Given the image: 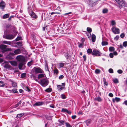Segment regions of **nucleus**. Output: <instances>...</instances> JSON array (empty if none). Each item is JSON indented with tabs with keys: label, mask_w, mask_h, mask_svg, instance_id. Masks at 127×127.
Masks as SVG:
<instances>
[{
	"label": "nucleus",
	"mask_w": 127,
	"mask_h": 127,
	"mask_svg": "<svg viewBox=\"0 0 127 127\" xmlns=\"http://www.w3.org/2000/svg\"><path fill=\"white\" fill-rule=\"evenodd\" d=\"M95 72L96 74H99L100 73V70L99 69H96L95 70Z\"/></svg>",
	"instance_id": "58836bf2"
},
{
	"label": "nucleus",
	"mask_w": 127,
	"mask_h": 127,
	"mask_svg": "<svg viewBox=\"0 0 127 127\" xmlns=\"http://www.w3.org/2000/svg\"><path fill=\"white\" fill-rule=\"evenodd\" d=\"M15 54L12 53H10L7 56V58L9 60L13 59L15 57Z\"/></svg>",
	"instance_id": "1a4fd4ad"
},
{
	"label": "nucleus",
	"mask_w": 127,
	"mask_h": 127,
	"mask_svg": "<svg viewBox=\"0 0 127 127\" xmlns=\"http://www.w3.org/2000/svg\"><path fill=\"white\" fill-rule=\"evenodd\" d=\"M108 10L106 8L104 9L103 10L102 12L103 13H105L108 12Z\"/></svg>",
	"instance_id": "72a5a7b5"
},
{
	"label": "nucleus",
	"mask_w": 127,
	"mask_h": 127,
	"mask_svg": "<svg viewBox=\"0 0 127 127\" xmlns=\"http://www.w3.org/2000/svg\"><path fill=\"white\" fill-rule=\"evenodd\" d=\"M3 43L7 44L10 45L11 44V42L9 41H3Z\"/></svg>",
	"instance_id": "5701e85b"
},
{
	"label": "nucleus",
	"mask_w": 127,
	"mask_h": 127,
	"mask_svg": "<svg viewBox=\"0 0 127 127\" xmlns=\"http://www.w3.org/2000/svg\"><path fill=\"white\" fill-rule=\"evenodd\" d=\"M92 41L93 42H94L95 41L96 39L95 36L94 34H92Z\"/></svg>",
	"instance_id": "aec40b11"
},
{
	"label": "nucleus",
	"mask_w": 127,
	"mask_h": 127,
	"mask_svg": "<svg viewBox=\"0 0 127 127\" xmlns=\"http://www.w3.org/2000/svg\"><path fill=\"white\" fill-rule=\"evenodd\" d=\"M14 37V36L13 35L10 34L4 35L3 36V37L4 38L8 39H12Z\"/></svg>",
	"instance_id": "0eeeda50"
},
{
	"label": "nucleus",
	"mask_w": 127,
	"mask_h": 127,
	"mask_svg": "<svg viewBox=\"0 0 127 127\" xmlns=\"http://www.w3.org/2000/svg\"><path fill=\"white\" fill-rule=\"evenodd\" d=\"M109 72L110 73H113V69L112 68H110L108 70Z\"/></svg>",
	"instance_id": "09e8293b"
},
{
	"label": "nucleus",
	"mask_w": 127,
	"mask_h": 127,
	"mask_svg": "<svg viewBox=\"0 0 127 127\" xmlns=\"http://www.w3.org/2000/svg\"><path fill=\"white\" fill-rule=\"evenodd\" d=\"M59 122L60 123L61 125H64L65 123L64 121L62 120L59 121Z\"/></svg>",
	"instance_id": "a878e982"
},
{
	"label": "nucleus",
	"mask_w": 127,
	"mask_h": 127,
	"mask_svg": "<svg viewBox=\"0 0 127 127\" xmlns=\"http://www.w3.org/2000/svg\"><path fill=\"white\" fill-rule=\"evenodd\" d=\"M91 120H88L86 121V122L87 124H90L91 122Z\"/></svg>",
	"instance_id": "69168bd1"
},
{
	"label": "nucleus",
	"mask_w": 127,
	"mask_h": 127,
	"mask_svg": "<svg viewBox=\"0 0 127 127\" xmlns=\"http://www.w3.org/2000/svg\"><path fill=\"white\" fill-rule=\"evenodd\" d=\"M9 91L11 92H12L11 91H12V92L14 93H17L18 92L17 89L15 88L13 89L12 90H10Z\"/></svg>",
	"instance_id": "bb28decb"
},
{
	"label": "nucleus",
	"mask_w": 127,
	"mask_h": 127,
	"mask_svg": "<svg viewBox=\"0 0 127 127\" xmlns=\"http://www.w3.org/2000/svg\"><path fill=\"white\" fill-rule=\"evenodd\" d=\"M31 15L33 18H37V16L35 15V13L32 12L31 13Z\"/></svg>",
	"instance_id": "f3484780"
},
{
	"label": "nucleus",
	"mask_w": 127,
	"mask_h": 127,
	"mask_svg": "<svg viewBox=\"0 0 127 127\" xmlns=\"http://www.w3.org/2000/svg\"><path fill=\"white\" fill-rule=\"evenodd\" d=\"M52 89L51 88H48L45 90V91L47 92H51Z\"/></svg>",
	"instance_id": "e433bc0d"
},
{
	"label": "nucleus",
	"mask_w": 127,
	"mask_h": 127,
	"mask_svg": "<svg viewBox=\"0 0 127 127\" xmlns=\"http://www.w3.org/2000/svg\"><path fill=\"white\" fill-rule=\"evenodd\" d=\"M120 37L122 38H123L125 36V34L124 33H121L120 35Z\"/></svg>",
	"instance_id": "603ef678"
},
{
	"label": "nucleus",
	"mask_w": 127,
	"mask_h": 127,
	"mask_svg": "<svg viewBox=\"0 0 127 127\" xmlns=\"http://www.w3.org/2000/svg\"><path fill=\"white\" fill-rule=\"evenodd\" d=\"M101 54V53L97 50L95 49L94 50L92 53V54L95 55L96 56H100Z\"/></svg>",
	"instance_id": "7ed1b4c3"
},
{
	"label": "nucleus",
	"mask_w": 127,
	"mask_h": 127,
	"mask_svg": "<svg viewBox=\"0 0 127 127\" xmlns=\"http://www.w3.org/2000/svg\"><path fill=\"white\" fill-rule=\"evenodd\" d=\"M32 64V61H31L28 63L27 64V65L28 66H30Z\"/></svg>",
	"instance_id": "a19ab883"
},
{
	"label": "nucleus",
	"mask_w": 127,
	"mask_h": 127,
	"mask_svg": "<svg viewBox=\"0 0 127 127\" xmlns=\"http://www.w3.org/2000/svg\"><path fill=\"white\" fill-rule=\"evenodd\" d=\"M107 44H108V43L106 41H103L102 42V45H105Z\"/></svg>",
	"instance_id": "f704fd0d"
},
{
	"label": "nucleus",
	"mask_w": 127,
	"mask_h": 127,
	"mask_svg": "<svg viewBox=\"0 0 127 127\" xmlns=\"http://www.w3.org/2000/svg\"><path fill=\"white\" fill-rule=\"evenodd\" d=\"M120 100V98L117 97H116L115 98H113L112 99V101L114 102H115V101L117 102H118Z\"/></svg>",
	"instance_id": "2eb2a0df"
},
{
	"label": "nucleus",
	"mask_w": 127,
	"mask_h": 127,
	"mask_svg": "<svg viewBox=\"0 0 127 127\" xmlns=\"http://www.w3.org/2000/svg\"><path fill=\"white\" fill-rule=\"evenodd\" d=\"M40 84L43 87H45L47 86L48 84L49 81L47 78L45 77V78L40 80V82H39Z\"/></svg>",
	"instance_id": "f257e3e1"
},
{
	"label": "nucleus",
	"mask_w": 127,
	"mask_h": 127,
	"mask_svg": "<svg viewBox=\"0 0 127 127\" xmlns=\"http://www.w3.org/2000/svg\"><path fill=\"white\" fill-rule=\"evenodd\" d=\"M124 46L126 47L127 46V41H125L124 42L123 44Z\"/></svg>",
	"instance_id": "a18cd8bd"
},
{
	"label": "nucleus",
	"mask_w": 127,
	"mask_h": 127,
	"mask_svg": "<svg viewBox=\"0 0 127 127\" xmlns=\"http://www.w3.org/2000/svg\"><path fill=\"white\" fill-rule=\"evenodd\" d=\"M119 5V7L121 8L122 7L125 6V2L124 0H114Z\"/></svg>",
	"instance_id": "f03ea898"
},
{
	"label": "nucleus",
	"mask_w": 127,
	"mask_h": 127,
	"mask_svg": "<svg viewBox=\"0 0 127 127\" xmlns=\"http://www.w3.org/2000/svg\"><path fill=\"white\" fill-rule=\"evenodd\" d=\"M4 85V83L2 81H0V86L3 87Z\"/></svg>",
	"instance_id": "4c0bfd02"
},
{
	"label": "nucleus",
	"mask_w": 127,
	"mask_h": 127,
	"mask_svg": "<svg viewBox=\"0 0 127 127\" xmlns=\"http://www.w3.org/2000/svg\"><path fill=\"white\" fill-rule=\"evenodd\" d=\"M43 104V102H38L35 103L34 104L33 106H39L42 105Z\"/></svg>",
	"instance_id": "f8f14e48"
},
{
	"label": "nucleus",
	"mask_w": 127,
	"mask_h": 127,
	"mask_svg": "<svg viewBox=\"0 0 127 127\" xmlns=\"http://www.w3.org/2000/svg\"><path fill=\"white\" fill-rule=\"evenodd\" d=\"M87 31H88L89 33L91 32L92 31V30L91 28L90 27L87 28Z\"/></svg>",
	"instance_id": "473e14b6"
},
{
	"label": "nucleus",
	"mask_w": 127,
	"mask_h": 127,
	"mask_svg": "<svg viewBox=\"0 0 127 127\" xmlns=\"http://www.w3.org/2000/svg\"><path fill=\"white\" fill-rule=\"evenodd\" d=\"M64 65V64L63 63H61L59 64V67L60 68L63 67Z\"/></svg>",
	"instance_id": "de8ad7c7"
},
{
	"label": "nucleus",
	"mask_w": 127,
	"mask_h": 127,
	"mask_svg": "<svg viewBox=\"0 0 127 127\" xmlns=\"http://www.w3.org/2000/svg\"><path fill=\"white\" fill-rule=\"evenodd\" d=\"M117 72L119 74H121L123 73V71L121 69H119L117 71Z\"/></svg>",
	"instance_id": "864d4df0"
},
{
	"label": "nucleus",
	"mask_w": 127,
	"mask_h": 127,
	"mask_svg": "<svg viewBox=\"0 0 127 127\" xmlns=\"http://www.w3.org/2000/svg\"><path fill=\"white\" fill-rule=\"evenodd\" d=\"M95 100L99 102H101L102 100L101 98L99 97H98L95 98Z\"/></svg>",
	"instance_id": "a211bd4d"
},
{
	"label": "nucleus",
	"mask_w": 127,
	"mask_h": 127,
	"mask_svg": "<svg viewBox=\"0 0 127 127\" xmlns=\"http://www.w3.org/2000/svg\"><path fill=\"white\" fill-rule=\"evenodd\" d=\"M112 32L115 34H119L120 33L119 29L115 27H113L111 29Z\"/></svg>",
	"instance_id": "6e6552de"
},
{
	"label": "nucleus",
	"mask_w": 127,
	"mask_h": 127,
	"mask_svg": "<svg viewBox=\"0 0 127 127\" xmlns=\"http://www.w3.org/2000/svg\"><path fill=\"white\" fill-rule=\"evenodd\" d=\"M67 109L63 108H62V111L66 112L67 111Z\"/></svg>",
	"instance_id": "3c124183"
},
{
	"label": "nucleus",
	"mask_w": 127,
	"mask_h": 127,
	"mask_svg": "<svg viewBox=\"0 0 127 127\" xmlns=\"http://www.w3.org/2000/svg\"><path fill=\"white\" fill-rule=\"evenodd\" d=\"M78 114L82 115L83 114L82 112L81 111H80L78 113Z\"/></svg>",
	"instance_id": "774afa93"
},
{
	"label": "nucleus",
	"mask_w": 127,
	"mask_h": 127,
	"mask_svg": "<svg viewBox=\"0 0 127 127\" xmlns=\"http://www.w3.org/2000/svg\"><path fill=\"white\" fill-rule=\"evenodd\" d=\"M65 124L66 127H72V126L68 123H65Z\"/></svg>",
	"instance_id": "7c9ffc66"
},
{
	"label": "nucleus",
	"mask_w": 127,
	"mask_h": 127,
	"mask_svg": "<svg viewBox=\"0 0 127 127\" xmlns=\"http://www.w3.org/2000/svg\"><path fill=\"white\" fill-rule=\"evenodd\" d=\"M113 82L115 83H118V80L117 79H115L113 80Z\"/></svg>",
	"instance_id": "c03bdc74"
},
{
	"label": "nucleus",
	"mask_w": 127,
	"mask_h": 127,
	"mask_svg": "<svg viewBox=\"0 0 127 127\" xmlns=\"http://www.w3.org/2000/svg\"><path fill=\"white\" fill-rule=\"evenodd\" d=\"M83 58L84 59V60L85 61L86 60V55H84L83 56Z\"/></svg>",
	"instance_id": "0e129e2a"
},
{
	"label": "nucleus",
	"mask_w": 127,
	"mask_h": 127,
	"mask_svg": "<svg viewBox=\"0 0 127 127\" xmlns=\"http://www.w3.org/2000/svg\"><path fill=\"white\" fill-rule=\"evenodd\" d=\"M16 59L18 61L21 63H24L25 61V58L20 55L17 56L16 57Z\"/></svg>",
	"instance_id": "39448f33"
},
{
	"label": "nucleus",
	"mask_w": 127,
	"mask_h": 127,
	"mask_svg": "<svg viewBox=\"0 0 127 127\" xmlns=\"http://www.w3.org/2000/svg\"><path fill=\"white\" fill-rule=\"evenodd\" d=\"M26 73H24L22 74L21 75V77L22 78H23L25 77H26Z\"/></svg>",
	"instance_id": "cd10ccee"
},
{
	"label": "nucleus",
	"mask_w": 127,
	"mask_h": 127,
	"mask_svg": "<svg viewBox=\"0 0 127 127\" xmlns=\"http://www.w3.org/2000/svg\"><path fill=\"white\" fill-rule=\"evenodd\" d=\"M54 73H56V74H57L58 73V70L57 69H55L54 70Z\"/></svg>",
	"instance_id": "49530a36"
},
{
	"label": "nucleus",
	"mask_w": 127,
	"mask_h": 127,
	"mask_svg": "<svg viewBox=\"0 0 127 127\" xmlns=\"http://www.w3.org/2000/svg\"><path fill=\"white\" fill-rule=\"evenodd\" d=\"M21 37H18L16 38V41H18L21 39Z\"/></svg>",
	"instance_id": "13d9d810"
},
{
	"label": "nucleus",
	"mask_w": 127,
	"mask_h": 127,
	"mask_svg": "<svg viewBox=\"0 0 127 127\" xmlns=\"http://www.w3.org/2000/svg\"><path fill=\"white\" fill-rule=\"evenodd\" d=\"M24 115V114L23 113H21L19 114H18L17 115V117H18L19 118L20 117H22Z\"/></svg>",
	"instance_id": "ea45409f"
},
{
	"label": "nucleus",
	"mask_w": 127,
	"mask_h": 127,
	"mask_svg": "<svg viewBox=\"0 0 127 127\" xmlns=\"http://www.w3.org/2000/svg\"><path fill=\"white\" fill-rule=\"evenodd\" d=\"M64 77V76L63 75H61L59 77V79H60L63 78Z\"/></svg>",
	"instance_id": "052dcab7"
},
{
	"label": "nucleus",
	"mask_w": 127,
	"mask_h": 127,
	"mask_svg": "<svg viewBox=\"0 0 127 127\" xmlns=\"http://www.w3.org/2000/svg\"><path fill=\"white\" fill-rule=\"evenodd\" d=\"M108 95L109 96L111 97H113V94L111 93H109Z\"/></svg>",
	"instance_id": "e2e57ef3"
},
{
	"label": "nucleus",
	"mask_w": 127,
	"mask_h": 127,
	"mask_svg": "<svg viewBox=\"0 0 127 127\" xmlns=\"http://www.w3.org/2000/svg\"><path fill=\"white\" fill-rule=\"evenodd\" d=\"M111 23L112 25H113L115 24V22L114 21H112L111 22Z\"/></svg>",
	"instance_id": "bf43d9fd"
},
{
	"label": "nucleus",
	"mask_w": 127,
	"mask_h": 127,
	"mask_svg": "<svg viewBox=\"0 0 127 127\" xmlns=\"http://www.w3.org/2000/svg\"><path fill=\"white\" fill-rule=\"evenodd\" d=\"M9 16V14H6L4 15L3 16V19H6L8 18Z\"/></svg>",
	"instance_id": "b1692460"
},
{
	"label": "nucleus",
	"mask_w": 127,
	"mask_h": 127,
	"mask_svg": "<svg viewBox=\"0 0 127 127\" xmlns=\"http://www.w3.org/2000/svg\"><path fill=\"white\" fill-rule=\"evenodd\" d=\"M115 50L114 47H110L109 48V50L110 51H114Z\"/></svg>",
	"instance_id": "2f4dec72"
},
{
	"label": "nucleus",
	"mask_w": 127,
	"mask_h": 127,
	"mask_svg": "<svg viewBox=\"0 0 127 127\" xmlns=\"http://www.w3.org/2000/svg\"><path fill=\"white\" fill-rule=\"evenodd\" d=\"M109 56L111 58H112L113 57V54L112 53H110L109 54Z\"/></svg>",
	"instance_id": "4d7b16f0"
},
{
	"label": "nucleus",
	"mask_w": 127,
	"mask_h": 127,
	"mask_svg": "<svg viewBox=\"0 0 127 127\" xmlns=\"http://www.w3.org/2000/svg\"><path fill=\"white\" fill-rule=\"evenodd\" d=\"M9 32V31L8 29H6V30H5L4 32V35H7V34Z\"/></svg>",
	"instance_id": "412c9836"
},
{
	"label": "nucleus",
	"mask_w": 127,
	"mask_h": 127,
	"mask_svg": "<svg viewBox=\"0 0 127 127\" xmlns=\"http://www.w3.org/2000/svg\"><path fill=\"white\" fill-rule=\"evenodd\" d=\"M125 104L126 105H127V100H125L124 101L123 104Z\"/></svg>",
	"instance_id": "338daca9"
},
{
	"label": "nucleus",
	"mask_w": 127,
	"mask_h": 127,
	"mask_svg": "<svg viewBox=\"0 0 127 127\" xmlns=\"http://www.w3.org/2000/svg\"><path fill=\"white\" fill-rule=\"evenodd\" d=\"M31 77L32 79L34 80H35L36 81L39 82V81H38V80L36 79V77L35 75L33 74H32L30 76Z\"/></svg>",
	"instance_id": "9d476101"
},
{
	"label": "nucleus",
	"mask_w": 127,
	"mask_h": 127,
	"mask_svg": "<svg viewBox=\"0 0 127 127\" xmlns=\"http://www.w3.org/2000/svg\"><path fill=\"white\" fill-rule=\"evenodd\" d=\"M119 37V36L117 35L114 38V39L116 40H118Z\"/></svg>",
	"instance_id": "5fc2aeb1"
},
{
	"label": "nucleus",
	"mask_w": 127,
	"mask_h": 127,
	"mask_svg": "<svg viewBox=\"0 0 127 127\" xmlns=\"http://www.w3.org/2000/svg\"><path fill=\"white\" fill-rule=\"evenodd\" d=\"M21 101H19V102H18V103H17L14 106V107H17L20 104H21Z\"/></svg>",
	"instance_id": "c756f323"
},
{
	"label": "nucleus",
	"mask_w": 127,
	"mask_h": 127,
	"mask_svg": "<svg viewBox=\"0 0 127 127\" xmlns=\"http://www.w3.org/2000/svg\"><path fill=\"white\" fill-rule=\"evenodd\" d=\"M12 84L13 87H16L17 86V84L16 83L12 82Z\"/></svg>",
	"instance_id": "c9c22d12"
},
{
	"label": "nucleus",
	"mask_w": 127,
	"mask_h": 127,
	"mask_svg": "<svg viewBox=\"0 0 127 127\" xmlns=\"http://www.w3.org/2000/svg\"><path fill=\"white\" fill-rule=\"evenodd\" d=\"M14 54H15L16 55H17L20 53L21 52V51L20 49H18L15 50L14 51Z\"/></svg>",
	"instance_id": "4468645a"
},
{
	"label": "nucleus",
	"mask_w": 127,
	"mask_h": 127,
	"mask_svg": "<svg viewBox=\"0 0 127 127\" xmlns=\"http://www.w3.org/2000/svg\"><path fill=\"white\" fill-rule=\"evenodd\" d=\"M83 44H84L83 43H80L78 45L79 47V48L82 47Z\"/></svg>",
	"instance_id": "8fccbe9b"
},
{
	"label": "nucleus",
	"mask_w": 127,
	"mask_h": 127,
	"mask_svg": "<svg viewBox=\"0 0 127 127\" xmlns=\"http://www.w3.org/2000/svg\"><path fill=\"white\" fill-rule=\"evenodd\" d=\"M61 98L63 99H65L66 98L65 96L63 94L61 95Z\"/></svg>",
	"instance_id": "6e6d98bb"
},
{
	"label": "nucleus",
	"mask_w": 127,
	"mask_h": 127,
	"mask_svg": "<svg viewBox=\"0 0 127 127\" xmlns=\"http://www.w3.org/2000/svg\"><path fill=\"white\" fill-rule=\"evenodd\" d=\"M87 52L88 53H92V50L91 49H89L87 50Z\"/></svg>",
	"instance_id": "79ce46f5"
},
{
	"label": "nucleus",
	"mask_w": 127,
	"mask_h": 127,
	"mask_svg": "<svg viewBox=\"0 0 127 127\" xmlns=\"http://www.w3.org/2000/svg\"><path fill=\"white\" fill-rule=\"evenodd\" d=\"M5 3L3 1L0 3V8L3 9L5 7Z\"/></svg>",
	"instance_id": "9b49d317"
},
{
	"label": "nucleus",
	"mask_w": 127,
	"mask_h": 127,
	"mask_svg": "<svg viewBox=\"0 0 127 127\" xmlns=\"http://www.w3.org/2000/svg\"><path fill=\"white\" fill-rule=\"evenodd\" d=\"M103 81L104 82V84L106 86H107L108 85V83L106 81V79L105 78H103Z\"/></svg>",
	"instance_id": "c85d7f7f"
},
{
	"label": "nucleus",
	"mask_w": 127,
	"mask_h": 127,
	"mask_svg": "<svg viewBox=\"0 0 127 127\" xmlns=\"http://www.w3.org/2000/svg\"><path fill=\"white\" fill-rule=\"evenodd\" d=\"M76 117V115H74L72 116L71 117V118L73 119H75Z\"/></svg>",
	"instance_id": "680f3d73"
},
{
	"label": "nucleus",
	"mask_w": 127,
	"mask_h": 127,
	"mask_svg": "<svg viewBox=\"0 0 127 127\" xmlns=\"http://www.w3.org/2000/svg\"><path fill=\"white\" fill-rule=\"evenodd\" d=\"M4 67L5 68L9 69L10 68L11 66L10 65H9L8 64H7L4 65Z\"/></svg>",
	"instance_id": "4be33fe9"
},
{
	"label": "nucleus",
	"mask_w": 127,
	"mask_h": 127,
	"mask_svg": "<svg viewBox=\"0 0 127 127\" xmlns=\"http://www.w3.org/2000/svg\"><path fill=\"white\" fill-rule=\"evenodd\" d=\"M16 44L19 46H21L22 45V43L21 42H18L16 43Z\"/></svg>",
	"instance_id": "37998d69"
},
{
	"label": "nucleus",
	"mask_w": 127,
	"mask_h": 127,
	"mask_svg": "<svg viewBox=\"0 0 127 127\" xmlns=\"http://www.w3.org/2000/svg\"><path fill=\"white\" fill-rule=\"evenodd\" d=\"M62 85H58L57 87L59 90H62L64 88H63L62 86Z\"/></svg>",
	"instance_id": "393cba45"
},
{
	"label": "nucleus",
	"mask_w": 127,
	"mask_h": 127,
	"mask_svg": "<svg viewBox=\"0 0 127 127\" xmlns=\"http://www.w3.org/2000/svg\"><path fill=\"white\" fill-rule=\"evenodd\" d=\"M9 63L12 65L14 66H17V62L15 61H9Z\"/></svg>",
	"instance_id": "ddd939ff"
},
{
	"label": "nucleus",
	"mask_w": 127,
	"mask_h": 127,
	"mask_svg": "<svg viewBox=\"0 0 127 127\" xmlns=\"http://www.w3.org/2000/svg\"><path fill=\"white\" fill-rule=\"evenodd\" d=\"M33 70L34 71V72L36 73H43V70L39 67H35L33 69Z\"/></svg>",
	"instance_id": "423d86ee"
},
{
	"label": "nucleus",
	"mask_w": 127,
	"mask_h": 127,
	"mask_svg": "<svg viewBox=\"0 0 127 127\" xmlns=\"http://www.w3.org/2000/svg\"><path fill=\"white\" fill-rule=\"evenodd\" d=\"M45 76V75L44 74L42 73L38 75V79L42 78L43 77H44Z\"/></svg>",
	"instance_id": "dca6fc26"
},
{
	"label": "nucleus",
	"mask_w": 127,
	"mask_h": 127,
	"mask_svg": "<svg viewBox=\"0 0 127 127\" xmlns=\"http://www.w3.org/2000/svg\"><path fill=\"white\" fill-rule=\"evenodd\" d=\"M7 46L4 44H1L0 45V48L3 50L4 52L8 51L11 50V49L6 48Z\"/></svg>",
	"instance_id": "20e7f679"
},
{
	"label": "nucleus",
	"mask_w": 127,
	"mask_h": 127,
	"mask_svg": "<svg viewBox=\"0 0 127 127\" xmlns=\"http://www.w3.org/2000/svg\"><path fill=\"white\" fill-rule=\"evenodd\" d=\"M23 63L20 62L19 64V68L20 70L22 69V67L23 65Z\"/></svg>",
	"instance_id": "6ab92c4d"
}]
</instances>
